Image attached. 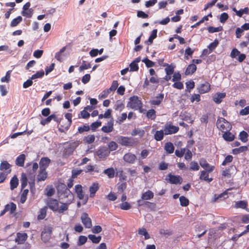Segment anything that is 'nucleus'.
I'll list each match as a JSON object with an SVG mask.
<instances>
[{"label":"nucleus","mask_w":249,"mask_h":249,"mask_svg":"<svg viewBox=\"0 0 249 249\" xmlns=\"http://www.w3.org/2000/svg\"><path fill=\"white\" fill-rule=\"evenodd\" d=\"M18 185V178L15 176L10 180V188L12 190L17 187Z\"/></svg>","instance_id":"obj_31"},{"label":"nucleus","mask_w":249,"mask_h":249,"mask_svg":"<svg viewBox=\"0 0 249 249\" xmlns=\"http://www.w3.org/2000/svg\"><path fill=\"white\" fill-rule=\"evenodd\" d=\"M70 203H59L55 199L49 198L47 200V204L49 208L53 212H57L59 213H63L68 209Z\"/></svg>","instance_id":"obj_1"},{"label":"nucleus","mask_w":249,"mask_h":249,"mask_svg":"<svg viewBox=\"0 0 249 249\" xmlns=\"http://www.w3.org/2000/svg\"><path fill=\"white\" fill-rule=\"evenodd\" d=\"M248 203L245 201H237L235 204V208H242L245 209L247 211H249V209L247 208Z\"/></svg>","instance_id":"obj_21"},{"label":"nucleus","mask_w":249,"mask_h":249,"mask_svg":"<svg viewBox=\"0 0 249 249\" xmlns=\"http://www.w3.org/2000/svg\"><path fill=\"white\" fill-rule=\"evenodd\" d=\"M141 61H142V62H153L152 61L149 60L147 57L144 58L142 59L141 56L137 57L134 60H133L132 62H140Z\"/></svg>","instance_id":"obj_58"},{"label":"nucleus","mask_w":249,"mask_h":249,"mask_svg":"<svg viewBox=\"0 0 249 249\" xmlns=\"http://www.w3.org/2000/svg\"><path fill=\"white\" fill-rule=\"evenodd\" d=\"M22 20V18L21 16H18L11 21L10 26L11 27H15L21 22Z\"/></svg>","instance_id":"obj_36"},{"label":"nucleus","mask_w":249,"mask_h":249,"mask_svg":"<svg viewBox=\"0 0 249 249\" xmlns=\"http://www.w3.org/2000/svg\"><path fill=\"white\" fill-rule=\"evenodd\" d=\"M65 118L68 120V124L66 127L67 129H68L69 127L71 126V122H72V114L71 113H67L65 115Z\"/></svg>","instance_id":"obj_59"},{"label":"nucleus","mask_w":249,"mask_h":249,"mask_svg":"<svg viewBox=\"0 0 249 249\" xmlns=\"http://www.w3.org/2000/svg\"><path fill=\"white\" fill-rule=\"evenodd\" d=\"M136 156L131 153H127L124 155L123 159L124 161L130 164H133L136 160Z\"/></svg>","instance_id":"obj_11"},{"label":"nucleus","mask_w":249,"mask_h":249,"mask_svg":"<svg viewBox=\"0 0 249 249\" xmlns=\"http://www.w3.org/2000/svg\"><path fill=\"white\" fill-rule=\"evenodd\" d=\"M124 106L123 102L120 100H118L116 102L114 108L119 111H121L124 108Z\"/></svg>","instance_id":"obj_33"},{"label":"nucleus","mask_w":249,"mask_h":249,"mask_svg":"<svg viewBox=\"0 0 249 249\" xmlns=\"http://www.w3.org/2000/svg\"><path fill=\"white\" fill-rule=\"evenodd\" d=\"M28 235L25 232H18L15 238V242L18 244H23L27 240Z\"/></svg>","instance_id":"obj_8"},{"label":"nucleus","mask_w":249,"mask_h":249,"mask_svg":"<svg viewBox=\"0 0 249 249\" xmlns=\"http://www.w3.org/2000/svg\"><path fill=\"white\" fill-rule=\"evenodd\" d=\"M12 72V70H9L7 71L6 75L1 78V82H9L10 76H11V73Z\"/></svg>","instance_id":"obj_46"},{"label":"nucleus","mask_w":249,"mask_h":249,"mask_svg":"<svg viewBox=\"0 0 249 249\" xmlns=\"http://www.w3.org/2000/svg\"><path fill=\"white\" fill-rule=\"evenodd\" d=\"M142 106V102L137 96H133L129 98L127 106L135 110L140 109Z\"/></svg>","instance_id":"obj_4"},{"label":"nucleus","mask_w":249,"mask_h":249,"mask_svg":"<svg viewBox=\"0 0 249 249\" xmlns=\"http://www.w3.org/2000/svg\"><path fill=\"white\" fill-rule=\"evenodd\" d=\"M179 201L182 206L185 207L189 204V200L184 196H181L179 197Z\"/></svg>","instance_id":"obj_47"},{"label":"nucleus","mask_w":249,"mask_h":249,"mask_svg":"<svg viewBox=\"0 0 249 249\" xmlns=\"http://www.w3.org/2000/svg\"><path fill=\"white\" fill-rule=\"evenodd\" d=\"M21 183L22 189H24L27 185V178L24 173H22L21 175Z\"/></svg>","instance_id":"obj_42"},{"label":"nucleus","mask_w":249,"mask_h":249,"mask_svg":"<svg viewBox=\"0 0 249 249\" xmlns=\"http://www.w3.org/2000/svg\"><path fill=\"white\" fill-rule=\"evenodd\" d=\"M84 140L88 143H91L95 140V136L93 135H89L84 138Z\"/></svg>","instance_id":"obj_56"},{"label":"nucleus","mask_w":249,"mask_h":249,"mask_svg":"<svg viewBox=\"0 0 249 249\" xmlns=\"http://www.w3.org/2000/svg\"><path fill=\"white\" fill-rule=\"evenodd\" d=\"M186 152V149L185 148H181L180 150L177 149L175 151L176 155L179 158L183 157Z\"/></svg>","instance_id":"obj_60"},{"label":"nucleus","mask_w":249,"mask_h":249,"mask_svg":"<svg viewBox=\"0 0 249 249\" xmlns=\"http://www.w3.org/2000/svg\"><path fill=\"white\" fill-rule=\"evenodd\" d=\"M46 195L48 196H52L55 192V190L52 187H47L46 189Z\"/></svg>","instance_id":"obj_51"},{"label":"nucleus","mask_w":249,"mask_h":249,"mask_svg":"<svg viewBox=\"0 0 249 249\" xmlns=\"http://www.w3.org/2000/svg\"><path fill=\"white\" fill-rule=\"evenodd\" d=\"M99 188V184L97 182H94L89 187V190L90 192L89 196L93 197L94 196L96 192L98 190Z\"/></svg>","instance_id":"obj_17"},{"label":"nucleus","mask_w":249,"mask_h":249,"mask_svg":"<svg viewBox=\"0 0 249 249\" xmlns=\"http://www.w3.org/2000/svg\"><path fill=\"white\" fill-rule=\"evenodd\" d=\"M5 209H7V212L10 211L11 213H13L16 209V205L12 202L7 204L5 206Z\"/></svg>","instance_id":"obj_37"},{"label":"nucleus","mask_w":249,"mask_h":249,"mask_svg":"<svg viewBox=\"0 0 249 249\" xmlns=\"http://www.w3.org/2000/svg\"><path fill=\"white\" fill-rule=\"evenodd\" d=\"M238 56V60L241 62L246 58V55L244 53H241L236 48L232 50L231 53V56L232 58H235Z\"/></svg>","instance_id":"obj_9"},{"label":"nucleus","mask_w":249,"mask_h":249,"mask_svg":"<svg viewBox=\"0 0 249 249\" xmlns=\"http://www.w3.org/2000/svg\"><path fill=\"white\" fill-rule=\"evenodd\" d=\"M117 142L123 146H133L137 144L138 142L132 137L119 136L117 137Z\"/></svg>","instance_id":"obj_2"},{"label":"nucleus","mask_w":249,"mask_h":249,"mask_svg":"<svg viewBox=\"0 0 249 249\" xmlns=\"http://www.w3.org/2000/svg\"><path fill=\"white\" fill-rule=\"evenodd\" d=\"M219 43L217 39L214 40L213 42L211 43L208 46V48L210 51L212 52L218 45Z\"/></svg>","instance_id":"obj_54"},{"label":"nucleus","mask_w":249,"mask_h":249,"mask_svg":"<svg viewBox=\"0 0 249 249\" xmlns=\"http://www.w3.org/2000/svg\"><path fill=\"white\" fill-rule=\"evenodd\" d=\"M75 192L77 194L78 197L80 199H83L84 198V194L83 192L82 187L81 185H76L75 186Z\"/></svg>","instance_id":"obj_19"},{"label":"nucleus","mask_w":249,"mask_h":249,"mask_svg":"<svg viewBox=\"0 0 249 249\" xmlns=\"http://www.w3.org/2000/svg\"><path fill=\"white\" fill-rule=\"evenodd\" d=\"M144 134V131L140 129H135L131 132L132 136H136L139 135L141 137H142Z\"/></svg>","instance_id":"obj_49"},{"label":"nucleus","mask_w":249,"mask_h":249,"mask_svg":"<svg viewBox=\"0 0 249 249\" xmlns=\"http://www.w3.org/2000/svg\"><path fill=\"white\" fill-rule=\"evenodd\" d=\"M66 46L63 47L58 52L56 53L55 55V58L59 61H62L65 60L66 55L64 53Z\"/></svg>","instance_id":"obj_15"},{"label":"nucleus","mask_w":249,"mask_h":249,"mask_svg":"<svg viewBox=\"0 0 249 249\" xmlns=\"http://www.w3.org/2000/svg\"><path fill=\"white\" fill-rule=\"evenodd\" d=\"M109 154V150L106 147H102L96 151L97 156L101 159L106 158Z\"/></svg>","instance_id":"obj_10"},{"label":"nucleus","mask_w":249,"mask_h":249,"mask_svg":"<svg viewBox=\"0 0 249 249\" xmlns=\"http://www.w3.org/2000/svg\"><path fill=\"white\" fill-rule=\"evenodd\" d=\"M216 125L217 128L222 132L230 131L231 128L230 123L223 118H221L217 120Z\"/></svg>","instance_id":"obj_3"},{"label":"nucleus","mask_w":249,"mask_h":249,"mask_svg":"<svg viewBox=\"0 0 249 249\" xmlns=\"http://www.w3.org/2000/svg\"><path fill=\"white\" fill-rule=\"evenodd\" d=\"M87 241V237L85 236L81 235L79 237L77 245L81 246L84 245Z\"/></svg>","instance_id":"obj_55"},{"label":"nucleus","mask_w":249,"mask_h":249,"mask_svg":"<svg viewBox=\"0 0 249 249\" xmlns=\"http://www.w3.org/2000/svg\"><path fill=\"white\" fill-rule=\"evenodd\" d=\"M168 176L169 178L168 180L170 183L177 184L181 183L182 178L179 176H175L169 174Z\"/></svg>","instance_id":"obj_14"},{"label":"nucleus","mask_w":249,"mask_h":249,"mask_svg":"<svg viewBox=\"0 0 249 249\" xmlns=\"http://www.w3.org/2000/svg\"><path fill=\"white\" fill-rule=\"evenodd\" d=\"M114 122L113 120H111L107 123V125H104L102 127L101 130L105 133H109L113 130Z\"/></svg>","instance_id":"obj_16"},{"label":"nucleus","mask_w":249,"mask_h":249,"mask_svg":"<svg viewBox=\"0 0 249 249\" xmlns=\"http://www.w3.org/2000/svg\"><path fill=\"white\" fill-rule=\"evenodd\" d=\"M228 14L226 13H223L220 15V21L221 23H224L228 19Z\"/></svg>","instance_id":"obj_63"},{"label":"nucleus","mask_w":249,"mask_h":249,"mask_svg":"<svg viewBox=\"0 0 249 249\" xmlns=\"http://www.w3.org/2000/svg\"><path fill=\"white\" fill-rule=\"evenodd\" d=\"M164 134V130L157 131L154 134V139L157 141H161L163 138Z\"/></svg>","instance_id":"obj_32"},{"label":"nucleus","mask_w":249,"mask_h":249,"mask_svg":"<svg viewBox=\"0 0 249 249\" xmlns=\"http://www.w3.org/2000/svg\"><path fill=\"white\" fill-rule=\"evenodd\" d=\"M28 189H25L23 190L21 195V198H20V202L21 203H24L27 198V195L28 193Z\"/></svg>","instance_id":"obj_53"},{"label":"nucleus","mask_w":249,"mask_h":249,"mask_svg":"<svg viewBox=\"0 0 249 249\" xmlns=\"http://www.w3.org/2000/svg\"><path fill=\"white\" fill-rule=\"evenodd\" d=\"M163 94H160L159 96H157L156 98L151 100L150 101V103L151 105L158 106L160 104L162 100H163Z\"/></svg>","instance_id":"obj_20"},{"label":"nucleus","mask_w":249,"mask_h":249,"mask_svg":"<svg viewBox=\"0 0 249 249\" xmlns=\"http://www.w3.org/2000/svg\"><path fill=\"white\" fill-rule=\"evenodd\" d=\"M244 14H249V8L245 7L244 9H241L238 11H237V15L239 17H241Z\"/></svg>","instance_id":"obj_57"},{"label":"nucleus","mask_w":249,"mask_h":249,"mask_svg":"<svg viewBox=\"0 0 249 249\" xmlns=\"http://www.w3.org/2000/svg\"><path fill=\"white\" fill-rule=\"evenodd\" d=\"M25 160V156L24 154H21L18 156L16 160V164L19 166H23L24 161Z\"/></svg>","instance_id":"obj_22"},{"label":"nucleus","mask_w":249,"mask_h":249,"mask_svg":"<svg viewBox=\"0 0 249 249\" xmlns=\"http://www.w3.org/2000/svg\"><path fill=\"white\" fill-rule=\"evenodd\" d=\"M73 148L71 146L69 145L68 147L66 146L64 150V154L65 155L69 156L73 152Z\"/></svg>","instance_id":"obj_64"},{"label":"nucleus","mask_w":249,"mask_h":249,"mask_svg":"<svg viewBox=\"0 0 249 249\" xmlns=\"http://www.w3.org/2000/svg\"><path fill=\"white\" fill-rule=\"evenodd\" d=\"M223 133V138L225 140L229 142H231L234 140V135L232 134L229 131H226Z\"/></svg>","instance_id":"obj_30"},{"label":"nucleus","mask_w":249,"mask_h":249,"mask_svg":"<svg viewBox=\"0 0 249 249\" xmlns=\"http://www.w3.org/2000/svg\"><path fill=\"white\" fill-rule=\"evenodd\" d=\"M186 90L190 92V90L195 87V83L193 81H190L186 82Z\"/></svg>","instance_id":"obj_52"},{"label":"nucleus","mask_w":249,"mask_h":249,"mask_svg":"<svg viewBox=\"0 0 249 249\" xmlns=\"http://www.w3.org/2000/svg\"><path fill=\"white\" fill-rule=\"evenodd\" d=\"M104 173L107 175L109 178H113L114 177L115 171L113 168H109L105 170Z\"/></svg>","instance_id":"obj_35"},{"label":"nucleus","mask_w":249,"mask_h":249,"mask_svg":"<svg viewBox=\"0 0 249 249\" xmlns=\"http://www.w3.org/2000/svg\"><path fill=\"white\" fill-rule=\"evenodd\" d=\"M196 69V66L194 63L190 64L187 68L185 74V75H189L193 73Z\"/></svg>","instance_id":"obj_23"},{"label":"nucleus","mask_w":249,"mask_h":249,"mask_svg":"<svg viewBox=\"0 0 249 249\" xmlns=\"http://www.w3.org/2000/svg\"><path fill=\"white\" fill-rule=\"evenodd\" d=\"M44 75V71L43 70L38 71L35 74L32 75L31 79L35 80L36 79L42 78Z\"/></svg>","instance_id":"obj_40"},{"label":"nucleus","mask_w":249,"mask_h":249,"mask_svg":"<svg viewBox=\"0 0 249 249\" xmlns=\"http://www.w3.org/2000/svg\"><path fill=\"white\" fill-rule=\"evenodd\" d=\"M179 130V127L173 125L171 124H166L164 128V134L171 135L177 133Z\"/></svg>","instance_id":"obj_5"},{"label":"nucleus","mask_w":249,"mask_h":249,"mask_svg":"<svg viewBox=\"0 0 249 249\" xmlns=\"http://www.w3.org/2000/svg\"><path fill=\"white\" fill-rule=\"evenodd\" d=\"M127 118V114L126 113H123L121 114V116L118 118L116 122L119 124L122 123Z\"/></svg>","instance_id":"obj_62"},{"label":"nucleus","mask_w":249,"mask_h":249,"mask_svg":"<svg viewBox=\"0 0 249 249\" xmlns=\"http://www.w3.org/2000/svg\"><path fill=\"white\" fill-rule=\"evenodd\" d=\"M207 30L210 33H213L215 32H218L222 31L223 28L222 26H219L217 27H214L213 26H209L208 27Z\"/></svg>","instance_id":"obj_39"},{"label":"nucleus","mask_w":249,"mask_h":249,"mask_svg":"<svg viewBox=\"0 0 249 249\" xmlns=\"http://www.w3.org/2000/svg\"><path fill=\"white\" fill-rule=\"evenodd\" d=\"M248 150V147L247 146H241L237 148H235L233 149L232 153L234 154H238L240 153L246 151Z\"/></svg>","instance_id":"obj_41"},{"label":"nucleus","mask_w":249,"mask_h":249,"mask_svg":"<svg viewBox=\"0 0 249 249\" xmlns=\"http://www.w3.org/2000/svg\"><path fill=\"white\" fill-rule=\"evenodd\" d=\"M47 172L46 170L39 169V173L37 177L38 181H44L47 178Z\"/></svg>","instance_id":"obj_18"},{"label":"nucleus","mask_w":249,"mask_h":249,"mask_svg":"<svg viewBox=\"0 0 249 249\" xmlns=\"http://www.w3.org/2000/svg\"><path fill=\"white\" fill-rule=\"evenodd\" d=\"M88 237L93 243L95 244L99 243L102 238L101 236H96L93 234H89Z\"/></svg>","instance_id":"obj_34"},{"label":"nucleus","mask_w":249,"mask_h":249,"mask_svg":"<svg viewBox=\"0 0 249 249\" xmlns=\"http://www.w3.org/2000/svg\"><path fill=\"white\" fill-rule=\"evenodd\" d=\"M52 229L50 227H46L41 233V239L44 242H48L51 238Z\"/></svg>","instance_id":"obj_6"},{"label":"nucleus","mask_w":249,"mask_h":249,"mask_svg":"<svg viewBox=\"0 0 249 249\" xmlns=\"http://www.w3.org/2000/svg\"><path fill=\"white\" fill-rule=\"evenodd\" d=\"M39 214L37 216L38 219H43L46 215V210L45 208H42L40 210Z\"/></svg>","instance_id":"obj_61"},{"label":"nucleus","mask_w":249,"mask_h":249,"mask_svg":"<svg viewBox=\"0 0 249 249\" xmlns=\"http://www.w3.org/2000/svg\"><path fill=\"white\" fill-rule=\"evenodd\" d=\"M214 166L210 165L208 163H203V169H205V172H212L214 169Z\"/></svg>","instance_id":"obj_43"},{"label":"nucleus","mask_w":249,"mask_h":249,"mask_svg":"<svg viewBox=\"0 0 249 249\" xmlns=\"http://www.w3.org/2000/svg\"><path fill=\"white\" fill-rule=\"evenodd\" d=\"M248 134L245 131H241L239 134L240 139L242 142H247L248 141Z\"/></svg>","instance_id":"obj_38"},{"label":"nucleus","mask_w":249,"mask_h":249,"mask_svg":"<svg viewBox=\"0 0 249 249\" xmlns=\"http://www.w3.org/2000/svg\"><path fill=\"white\" fill-rule=\"evenodd\" d=\"M153 193L152 191L148 190L142 194L141 198L142 200H150L153 198Z\"/></svg>","instance_id":"obj_24"},{"label":"nucleus","mask_w":249,"mask_h":249,"mask_svg":"<svg viewBox=\"0 0 249 249\" xmlns=\"http://www.w3.org/2000/svg\"><path fill=\"white\" fill-rule=\"evenodd\" d=\"M81 220L85 228L89 229L92 227L91 220L87 213H84L82 214Z\"/></svg>","instance_id":"obj_7"},{"label":"nucleus","mask_w":249,"mask_h":249,"mask_svg":"<svg viewBox=\"0 0 249 249\" xmlns=\"http://www.w3.org/2000/svg\"><path fill=\"white\" fill-rule=\"evenodd\" d=\"M146 116L148 119L154 120L156 118V111L153 109L149 110L147 112Z\"/></svg>","instance_id":"obj_44"},{"label":"nucleus","mask_w":249,"mask_h":249,"mask_svg":"<svg viewBox=\"0 0 249 249\" xmlns=\"http://www.w3.org/2000/svg\"><path fill=\"white\" fill-rule=\"evenodd\" d=\"M164 149L168 153L172 154L174 152L175 147L172 143L168 142L165 144Z\"/></svg>","instance_id":"obj_25"},{"label":"nucleus","mask_w":249,"mask_h":249,"mask_svg":"<svg viewBox=\"0 0 249 249\" xmlns=\"http://www.w3.org/2000/svg\"><path fill=\"white\" fill-rule=\"evenodd\" d=\"M164 66L165 67V71L166 72V74L172 75L174 73L175 66L172 65V64L170 65L167 64L166 65H164Z\"/></svg>","instance_id":"obj_29"},{"label":"nucleus","mask_w":249,"mask_h":249,"mask_svg":"<svg viewBox=\"0 0 249 249\" xmlns=\"http://www.w3.org/2000/svg\"><path fill=\"white\" fill-rule=\"evenodd\" d=\"M226 96L225 93H217L213 97V101L217 104L221 102L222 99Z\"/></svg>","instance_id":"obj_28"},{"label":"nucleus","mask_w":249,"mask_h":249,"mask_svg":"<svg viewBox=\"0 0 249 249\" xmlns=\"http://www.w3.org/2000/svg\"><path fill=\"white\" fill-rule=\"evenodd\" d=\"M21 14L23 16L30 18L33 16V10L32 9H30L27 10H23Z\"/></svg>","instance_id":"obj_45"},{"label":"nucleus","mask_w":249,"mask_h":249,"mask_svg":"<svg viewBox=\"0 0 249 249\" xmlns=\"http://www.w3.org/2000/svg\"><path fill=\"white\" fill-rule=\"evenodd\" d=\"M11 165L6 160L1 161L0 164V170L7 174L11 172Z\"/></svg>","instance_id":"obj_12"},{"label":"nucleus","mask_w":249,"mask_h":249,"mask_svg":"<svg viewBox=\"0 0 249 249\" xmlns=\"http://www.w3.org/2000/svg\"><path fill=\"white\" fill-rule=\"evenodd\" d=\"M157 32L158 31L157 29H154L152 31L148 39L146 41V43L148 45H150L153 43V40L157 36Z\"/></svg>","instance_id":"obj_26"},{"label":"nucleus","mask_w":249,"mask_h":249,"mask_svg":"<svg viewBox=\"0 0 249 249\" xmlns=\"http://www.w3.org/2000/svg\"><path fill=\"white\" fill-rule=\"evenodd\" d=\"M53 119L55 121H57L55 115L54 114H52L50 116H48L47 118L42 120L40 122V123L43 125H45L48 123H50Z\"/></svg>","instance_id":"obj_27"},{"label":"nucleus","mask_w":249,"mask_h":249,"mask_svg":"<svg viewBox=\"0 0 249 249\" xmlns=\"http://www.w3.org/2000/svg\"><path fill=\"white\" fill-rule=\"evenodd\" d=\"M51 162V160L48 157H43L39 161V169L46 170Z\"/></svg>","instance_id":"obj_13"},{"label":"nucleus","mask_w":249,"mask_h":249,"mask_svg":"<svg viewBox=\"0 0 249 249\" xmlns=\"http://www.w3.org/2000/svg\"><path fill=\"white\" fill-rule=\"evenodd\" d=\"M89 129V126L87 124H85L83 126H79L78 131L79 133H82L84 132L88 131Z\"/></svg>","instance_id":"obj_48"},{"label":"nucleus","mask_w":249,"mask_h":249,"mask_svg":"<svg viewBox=\"0 0 249 249\" xmlns=\"http://www.w3.org/2000/svg\"><path fill=\"white\" fill-rule=\"evenodd\" d=\"M109 151L116 150L118 148V144L114 141L110 142L108 144Z\"/></svg>","instance_id":"obj_50"}]
</instances>
